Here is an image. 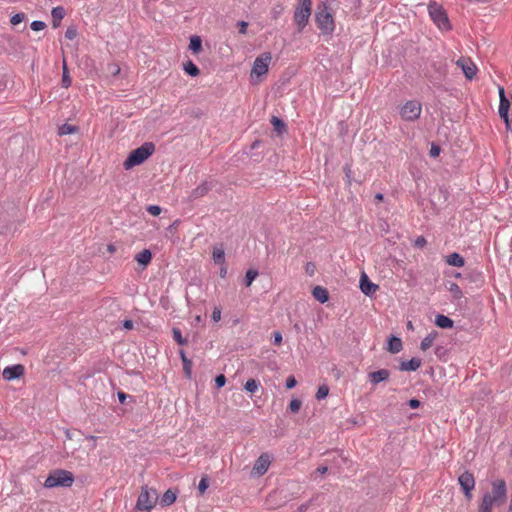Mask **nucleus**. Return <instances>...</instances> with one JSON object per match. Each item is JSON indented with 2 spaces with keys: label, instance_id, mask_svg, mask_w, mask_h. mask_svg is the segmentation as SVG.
I'll return each instance as SVG.
<instances>
[{
  "label": "nucleus",
  "instance_id": "obj_2",
  "mask_svg": "<svg viewBox=\"0 0 512 512\" xmlns=\"http://www.w3.org/2000/svg\"><path fill=\"white\" fill-rule=\"evenodd\" d=\"M155 151V145L152 142H146L140 147L133 150L123 163L126 170L142 164Z\"/></svg>",
  "mask_w": 512,
  "mask_h": 512
},
{
  "label": "nucleus",
  "instance_id": "obj_47",
  "mask_svg": "<svg viewBox=\"0 0 512 512\" xmlns=\"http://www.w3.org/2000/svg\"><path fill=\"white\" fill-rule=\"evenodd\" d=\"M221 319V309L219 307H215L212 312V320L214 322H218Z\"/></svg>",
  "mask_w": 512,
  "mask_h": 512
},
{
  "label": "nucleus",
  "instance_id": "obj_23",
  "mask_svg": "<svg viewBox=\"0 0 512 512\" xmlns=\"http://www.w3.org/2000/svg\"><path fill=\"white\" fill-rule=\"evenodd\" d=\"M177 499V493L176 491L172 489H168L161 498V505L162 506H170L172 505Z\"/></svg>",
  "mask_w": 512,
  "mask_h": 512
},
{
  "label": "nucleus",
  "instance_id": "obj_43",
  "mask_svg": "<svg viewBox=\"0 0 512 512\" xmlns=\"http://www.w3.org/2000/svg\"><path fill=\"white\" fill-rule=\"evenodd\" d=\"M65 37L69 40H74L77 37V29L75 27H68L65 32Z\"/></svg>",
  "mask_w": 512,
  "mask_h": 512
},
{
  "label": "nucleus",
  "instance_id": "obj_38",
  "mask_svg": "<svg viewBox=\"0 0 512 512\" xmlns=\"http://www.w3.org/2000/svg\"><path fill=\"white\" fill-rule=\"evenodd\" d=\"M302 402L298 399H293L290 401L289 409L293 413H297L301 408Z\"/></svg>",
  "mask_w": 512,
  "mask_h": 512
},
{
  "label": "nucleus",
  "instance_id": "obj_15",
  "mask_svg": "<svg viewBox=\"0 0 512 512\" xmlns=\"http://www.w3.org/2000/svg\"><path fill=\"white\" fill-rule=\"evenodd\" d=\"M379 286L371 282L368 278V276L362 272L361 278H360V289L361 291L368 296L373 295L377 290Z\"/></svg>",
  "mask_w": 512,
  "mask_h": 512
},
{
  "label": "nucleus",
  "instance_id": "obj_57",
  "mask_svg": "<svg viewBox=\"0 0 512 512\" xmlns=\"http://www.w3.org/2000/svg\"><path fill=\"white\" fill-rule=\"evenodd\" d=\"M86 439H87L88 441H90V444H92V448H95V447H96V439H97V438H96L95 436L90 435V436H88Z\"/></svg>",
  "mask_w": 512,
  "mask_h": 512
},
{
  "label": "nucleus",
  "instance_id": "obj_33",
  "mask_svg": "<svg viewBox=\"0 0 512 512\" xmlns=\"http://www.w3.org/2000/svg\"><path fill=\"white\" fill-rule=\"evenodd\" d=\"M271 123L274 127V129L278 132V133H281L284 129H285V124L284 122L279 119L278 117L276 116H273L272 119H271Z\"/></svg>",
  "mask_w": 512,
  "mask_h": 512
},
{
  "label": "nucleus",
  "instance_id": "obj_45",
  "mask_svg": "<svg viewBox=\"0 0 512 512\" xmlns=\"http://www.w3.org/2000/svg\"><path fill=\"white\" fill-rule=\"evenodd\" d=\"M225 383H226V377L223 374H220L215 378V384L218 388L223 387L225 385Z\"/></svg>",
  "mask_w": 512,
  "mask_h": 512
},
{
  "label": "nucleus",
  "instance_id": "obj_4",
  "mask_svg": "<svg viewBox=\"0 0 512 512\" xmlns=\"http://www.w3.org/2000/svg\"><path fill=\"white\" fill-rule=\"evenodd\" d=\"M312 13L311 0H297L294 9L293 20L297 26L298 32H301L309 22Z\"/></svg>",
  "mask_w": 512,
  "mask_h": 512
},
{
  "label": "nucleus",
  "instance_id": "obj_22",
  "mask_svg": "<svg viewBox=\"0 0 512 512\" xmlns=\"http://www.w3.org/2000/svg\"><path fill=\"white\" fill-rule=\"evenodd\" d=\"M446 263L450 266L463 267L465 264L464 258L459 253H451L445 259Z\"/></svg>",
  "mask_w": 512,
  "mask_h": 512
},
{
  "label": "nucleus",
  "instance_id": "obj_46",
  "mask_svg": "<svg viewBox=\"0 0 512 512\" xmlns=\"http://www.w3.org/2000/svg\"><path fill=\"white\" fill-rule=\"evenodd\" d=\"M208 488V481L206 478H202L198 485V490L201 494H203Z\"/></svg>",
  "mask_w": 512,
  "mask_h": 512
},
{
  "label": "nucleus",
  "instance_id": "obj_53",
  "mask_svg": "<svg viewBox=\"0 0 512 512\" xmlns=\"http://www.w3.org/2000/svg\"><path fill=\"white\" fill-rule=\"evenodd\" d=\"M439 153H440V148L438 146L432 145L431 150H430V155L432 157H436L439 155Z\"/></svg>",
  "mask_w": 512,
  "mask_h": 512
},
{
  "label": "nucleus",
  "instance_id": "obj_27",
  "mask_svg": "<svg viewBox=\"0 0 512 512\" xmlns=\"http://www.w3.org/2000/svg\"><path fill=\"white\" fill-rule=\"evenodd\" d=\"M447 289L451 293V296L454 300H459L462 298L463 293L458 284L454 282H449L447 285Z\"/></svg>",
  "mask_w": 512,
  "mask_h": 512
},
{
  "label": "nucleus",
  "instance_id": "obj_56",
  "mask_svg": "<svg viewBox=\"0 0 512 512\" xmlns=\"http://www.w3.org/2000/svg\"><path fill=\"white\" fill-rule=\"evenodd\" d=\"M116 246L114 244L107 245V251L109 254H114L116 252Z\"/></svg>",
  "mask_w": 512,
  "mask_h": 512
},
{
  "label": "nucleus",
  "instance_id": "obj_51",
  "mask_svg": "<svg viewBox=\"0 0 512 512\" xmlns=\"http://www.w3.org/2000/svg\"><path fill=\"white\" fill-rule=\"evenodd\" d=\"M426 245V239L423 236L417 237L415 240V246L419 248H423Z\"/></svg>",
  "mask_w": 512,
  "mask_h": 512
},
{
  "label": "nucleus",
  "instance_id": "obj_40",
  "mask_svg": "<svg viewBox=\"0 0 512 512\" xmlns=\"http://www.w3.org/2000/svg\"><path fill=\"white\" fill-rule=\"evenodd\" d=\"M30 27L33 31H42L46 28V24L43 21H33Z\"/></svg>",
  "mask_w": 512,
  "mask_h": 512
},
{
  "label": "nucleus",
  "instance_id": "obj_13",
  "mask_svg": "<svg viewBox=\"0 0 512 512\" xmlns=\"http://www.w3.org/2000/svg\"><path fill=\"white\" fill-rule=\"evenodd\" d=\"M468 80H472L477 72V67L470 58H460L456 62Z\"/></svg>",
  "mask_w": 512,
  "mask_h": 512
},
{
  "label": "nucleus",
  "instance_id": "obj_55",
  "mask_svg": "<svg viewBox=\"0 0 512 512\" xmlns=\"http://www.w3.org/2000/svg\"><path fill=\"white\" fill-rule=\"evenodd\" d=\"M126 398H127V395L124 392H122V391L118 392V399L121 403H124Z\"/></svg>",
  "mask_w": 512,
  "mask_h": 512
},
{
  "label": "nucleus",
  "instance_id": "obj_17",
  "mask_svg": "<svg viewBox=\"0 0 512 512\" xmlns=\"http://www.w3.org/2000/svg\"><path fill=\"white\" fill-rule=\"evenodd\" d=\"M421 364H422L421 359L412 358L408 361H402L400 363L399 369L401 371H416L418 368H420Z\"/></svg>",
  "mask_w": 512,
  "mask_h": 512
},
{
  "label": "nucleus",
  "instance_id": "obj_20",
  "mask_svg": "<svg viewBox=\"0 0 512 512\" xmlns=\"http://www.w3.org/2000/svg\"><path fill=\"white\" fill-rule=\"evenodd\" d=\"M135 260L138 264L146 267L152 260V253L149 249H144L136 254Z\"/></svg>",
  "mask_w": 512,
  "mask_h": 512
},
{
  "label": "nucleus",
  "instance_id": "obj_63",
  "mask_svg": "<svg viewBox=\"0 0 512 512\" xmlns=\"http://www.w3.org/2000/svg\"><path fill=\"white\" fill-rule=\"evenodd\" d=\"M273 13H274V18H277L279 13H280V11H273Z\"/></svg>",
  "mask_w": 512,
  "mask_h": 512
},
{
  "label": "nucleus",
  "instance_id": "obj_29",
  "mask_svg": "<svg viewBox=\"0 0 512 512\" xmlns=\"http://www.w3.org/2000/svg\"><path fill=\"white\" fill-rule=\"evenodd\" d=\"M189 49L197 54L202 49V40L199 36H192L189 43Z\"/></svg>",
  "mask_w": 512,
  "mask_h": 512
},
{
  "label": "nucleus",
  "instance_id": "obj_62",
  "mask_svg": "<svg viewBox=\"0 0 512 512\" xmlns=\"http://www.w3.org/2000/svg\"><path fill=\"white\" fill-rule=\"evenodd\" d=\"M407 328H408L409 330H413V325H412V322H411V321H409V322L407 323Z\"/></svg>",
  "mask_w": 512,
  "mask_h": 512
},
{
  "label": "nucleus",
  "instance_id": "obj_1",
  "mask_svg": "<svg viewBox=\"0 0 512 512\" xmlns=\"http://www.w3.org/2000/svg\"><path fill=\"white\" fill-rule=\"evenodd\" d=\"M507 488L503 479L492 482V492L485 493L478 507V512H492L493 506H500L506 501Z\"/></svg>",
  "mask_w": 512,
  "mask_h": 512
},
{
  "label": "nucleus",
  "instance_id": "obj_14",
  "mask_svg": "<svg viewBox=\"0 0 512 512\" xmlns=\"http://www.w3.org/2000/svg\"><path fill=\"white\" fill-rule=\"evenodd\" d=\"M25 373V367L22 364H16L7 366L2 372V376L5 380L11 381L14 379L21 378Z\"/></svg>",
  "mask_w": 512,
  "mask_h": 512
},
{
  "label": "nucleus",
  "instance_id": "obj_5",
  "mask_svg": "<svg viewBox=\"0 0 512 512\" xmlns=\"http://www.w3.org/2000/svg\"><path fill=\"white\" fill-rule=\"evenodd\" d=\"M74 482V476L70 471L58 469L49 474L44 482L46 488L70 487Z\"/></svg>",
  "mask_w": 512,
  "mask_h": 512
},
{
  "label": "nucleus",
  "instance_id": "obj_52",
  "mask_svg": "<svg viewBox=\"0 0 512 512\" xmlns=\"http://www.w3.org/2000/svg\"><path fill=\"white\" fill-rule=\"evenodd\" d=\"M408 404H409L410 408L417 409L420 406V401L417 399H411V400H409Z\"/></svg>",
  "mask_w": 512,
  "mask_h": 512
},
{
  "label": "nucleus",
  "instance_id": "obj_24",
  "mask_svg": "<svg viewBox=\"0 0 512 512\" xmlns=\"http://www.w3.org/2000/svg\"><path fill=\"white\" fill-rule=\"evenodd\" d=\"M438 337V332L437 331H432L430 332L422 341H421V344H420V348L422 351H426L428 350L434 343V341L436 340V338Z\"/></svg>",
  "mask_w": 512,
  "mask_h": 512
},
{
  "label": "nucleus",
  "instance_id": "obj_9",
  "mask_svg": "<svg viewBox=\"0 0 512 512\" xmlns=\"http://www.w3.org/2000/svg\"><path fill=\"white\" fill-rule=\"evenodd\" d=\"M315 21L323 34H330L334 30L333 17L326 6L316 13Z\"/></svg>",
  "mask_w": 512,
  "mask_h": 512
},
{
  "label": "nucleus",
  "instance_id": "obj_54",
  "mask_svg": "<svg viewBox=\"0 0 512 512\" xmlns=\"http://www.w3.org/2000/svg\"><path fill=\"white\" fill-rule=\"evenodd\" d=\"M133 325H134V324H133V321H132V320H125V321L123 322V327H124L125 329H128V330L132 329V328H133Z\"/></svg>",
  "mask_w": 512,
  "mask_h": 512
},
{
  "label": "nucleus",
  "instance_id": "obj_34",
  "mask_svg": "<svg viewBox=\"0 0 512 512\" xmlns=\"http://www.w3.org/2000/svg\"><path fill=\"white\" fill-rule=\"evenodd\" d=\"M245 390L250 393H255L258 390L259 383L255 379H249L245 383Z\"/></svg>",
  "mask_w": 512,
  "mask_h": 512
},
{
  "label": "nucleus",
  "instance_id": "obj_32",
  "mask_svg": "<svg viewBox=\"0 0 512 512\" xmlns=\"http://www.w3.org/2000/svg\"><path fill=\"white\" fill-rule=\"evenodd\" d=\"M180 356L183 362V368L185 371V374L190 377L191 375V361L186 357L183 350L180 351Z\"/></svg>",
  "mask_w": 512,
  "mask_h": 512
},
{
  "label": "nucleus",
  "instance_id": "obj_42",
  "mask_svg": "<svg viewBox=\"0 0 512 512\" xmlns=\"http://www.w3.org/2000/svg\"><path fill=\"white\" fill-rule=\"evenodd\" d=\"M161 211H162V209H161V207H160V206H158V205H149V206L147 207V212H148L149 214H151L152 216H158V215H160Z\"/></svg>",
  "mask_w": 512,
  "mask_h": 512
},
{
  "label": "nucleus",
  "instance_id": "obj_39",
  "mask_svg": "<svg viewBox=\"0 0 512 512\" xmlns=\"http://www.w3.org/2000/svg\"><path fill=\"white\" fill-rule=\"evenodd\" d=\"M173 338L180 345L186 344V340L182 337L181 331L179 329H173Z\"/></svg>",
  "mask_w": 512,
  "mask_h": 512
},
{
  "label": "nucleus",
  "instance_id": "obj_18",
  "mask_svg": "<svg viewBox=\"0 0 512 512\" xmlns=\"http://www.w3.org/2000/svg\"><path fill=\"white\" fill-rule=\"evenodd\" d=\"M312 295L320 303H326L329 300L328 290L320 285L313 288Z\"/></svg>",
  "mask_w": 512,
  "mask_h": 512
},
{
  "label": "nucleus",
  "instance_id": "obj_59",
  "mask_svg": "<svg viewBox=\"0 0 512 512\" xmlns=\"http://www.w3.org/2000/svg\"><path fill=\"white\" fill-rule=\"evenodd\" d=\"M328 468L326 466H321L317 468V472L320 474H325L327 472Z\"/></svg>",
  "mask_w": 512,
  "mask_h": 512
},
{
  "label": "nucleus",
  "instance_id": "obj_36",
  "mask_svg": "<svg viewBox=\"0 0 512 512\" xmlns=\"http://www.w3.org/2000/svg\"><path fill=\"white\" fill-rule=\"evenodd\" d=\"M62 85L65 88H68L71 85V78L68 74L67 65L65 62L63 63Z\"/></svg>",
  "mask_w": 512,
  "mask_h": 512
},
{
  "label": "nucleus",
  "instance_id": "obj_12",
  "mask_svg": "<svg viewBox=\"0 0 512 512\" xmlns=\"http://www.w3.org/2000/svg\"><path fill=\"white\" fill-rule=\"evenodd\" d=\"M498 92H499V98H500L499 116L505 121L506 126L509 127L510 120H509L508 112H509V108H510V101L506 97L505 90L503 87H499Z\"/></svg>",
  "mask_w": 512,
  "mask_h": 512
},
{
  "label": "nucleus",
  "instance_id": "obj_11",
  "mask_svg": "<svg viewBox=\"0 0 512 512\" xmlns=\"http://www.w3.org/2000/svg\"><path fill=\"white\" fill-rule=\"evenodd\" d=\"M458 482H459V485L461 486L467 500H471L472 499V491L475 488V478H474L473 474L469 471L463 472L458 477Z\"/></svg>",
  "mask_w": 512,
  "mask_h": 512
},
{
  "label": "nucleus",
  "instance_id": "obj_30",
  "mask_svg": "<svg viewBox=\"0 0 512 512\" xmlns=\"http://www.w3.org/2000/svg\"><path fill=\"white\" fill-rule=\"evenodd\" d=\"M78 132V127L77 126H74V125H70V124H63L59 127L58 129V135L59 136H64V135H68V134H74V133H77Z\"/></svg>",
  "mask_w": 512,
  "mask_h": 512
},
{
  "label": "nucleus",
  "instance_id": "obj_28",
  "mask_svg": "<svg viewBox=\"0 0 512 512\" xmlns=\"http://www.w3.org/2000/svg\"><path fill=\"white\" fill-rule=\"evenodd\" d=\"M183 69L188 75L193 77L200 74L199 68L190 60L183 64Z\"/></svg>",
  "mask_w": 512,
  "mask_h": 512
},
{
  "label": "nucleus",
  "instance_id": "obj_8",
  "mask_svg": "<svg viewBox=\"0 0 512 512\" xmlns=\"http://www.w3.org/2000/svg\"><path fill=\"white\" fill-rule=\"evenodd\" d=\"M271 60L272 54L270 52H264L257 56L251 69V79H254V77L260 78L265 76L268 73Z\"/></svg>",
  "mask_w": 512,
  "mask_h": 512
},
{
  "label": "nucleus",
  "instance_id": "obj_64",
  "mask_svg": "<svg viewBox=\"0 0 512 512\" xmlns=\"http://www.w3.org/2000/svg\"><path fill=\"white\" fill-rule=\"evenodd\" d=\"M120 72V68L116 66V71H114V74H118Z\"/></svg>",
  "mask_w": 512,
  "mask_h": 512
},
{
  "label": "nucleus",
  "instance_id": "obj_6",
  "mask_svg": "<svg viewBox=\"0 0 512 512\" xmlns=\"http://www.w3.org/2000/svg\"><path fill=\"white\" fill-rule=\"evenodd\" d=\"M428 11L431 19L441 30H450L451 25L444 8L436 2H431L428 5Z\"/></svg>",
  "mask_w": 512,
  "mask_h": 512
},
{
  "label": "nucleus",
  "instance_id": "obj_26",
  "mask_svg": "<svg viewBox=\"0 0 512 512\" xmlns=\"http://www.w3.org/2000/svg\"><path fill=\"white\" fill-rule=\"evenodd\" d=\"M435 324L443 329H450L453 327V320L445 315H437L435 318Z\"/></svg>",
  "mask_w": 512,
  "mask_h": 512
},
{
  "label": "nucleus",
  "instance_id": "obj_44",
  "mask_svg": "<svg viewBox=\"0 0 512 512\" xmlns=\"http://www.w3.org/2000/svg\"><path fill=\"white\" fill-rule=\"evenodd\" d=\"M304 269H305V272H306L307 275L313 276L314 273H315L316 267H315L314 263L308 262L305 265Z\"/></svg>",
  "mask_w": 512,
  "mask_h": 512
},
{
  "label": "nucleus",
  "instance_id": "obj_48",
  "mask_svg": "<svg viewBox=\"0 0 512 512\" xmlns=\"http://www.w3.org/2000/svg\"><path fill=\"white\" fill-rule=\"evenodd\" d=\"M297 381L294 376H289L286 380V387L287 389H292L296 386Z\"/></svg>",
  "mask_w": 512,
  "mask_h": 512
},
{
  "label": "nucleus",
  "instance_id": "obj_50",
  "mask_svg": "<svg viewBox=\"0 0 512 512\" xmlns=\"http://www.w3.org/2000/svg\"><path fill=\"white\" fill-rule=\"evenodd\" d=\"M238 27H239V33L240 34H246L247 33V27H248V23L245 22V21H240L238 22Z\"/></svg>",
  "mask_w": 512,
  "mask_h": 512
},
{
  "label": "nucleus",
  "instance_id": "obj_37",
  "mask_svg": "<svg viewBox=\"0 0 512 512\" xmlns=\"http://www.w3.org/2000/svg\"><path fill=\"white\" fill-rule=\"evenodd\" d=\"M258 276V272L256 270L249 269L246 272L245 280H246V286L249 287L255 278Z\"/></svg>",
  "mask_w": 512,
  "mask_h": 512
},
{
  "label": "nucleus",
  "instance_id": "obj_21",
  "mask_svg": "<svg viewBox=\"0 0 512 512\" xmlns=\"http://www.w3.org/2000/svg\"><path fill=\"white\" fill-rule=\"evenodd\" d=\"M51 15H52L53 27L56 28V27H58L60 25L62 19L64 18L65 10H64L63 7L57 6V7L52 9Z\"/></svg>",
  "mask_w": 512,
  "mask_h": 512
},
{
  "label": "nucleus",
  "instance_id": "obj_49",
  "mask_svg": "<svg viewBox=\"0 0 512 512\" xmlns=\"http://www.w3.org/2000/svg\"><path fill=\"white\" fill-rule=\"evenodd\" d=\"M273 338H274L273 343L275 345H277V346L281 345L283 338H282V334L279 331H276L273 333Z\"/></svg>",
  "mask_w": 512,
  "mask_h": 512
},
{
  "label": "nucleus",
  "instance_id": "obj_61",
  "mask_svg": "<svg viewBox=\"0 0 512 512\" xmlns=\"http://www.w3.org/2000/svg\"><path fill=\"white\" fill-rule=\"evenodd\" d=\"M226 273H227V269H226V267L221 268L220 276H221V277H225Z\"/></svg>",
  "mask_w": 512,
  "mask_h": 512
},
{
  "label": "nucleus",
  "instance_id": "obj_35",
  "mask_svg": "<svg viewBox=\"0 0 512 512\" xmlns=\"http://www.w3.org/2000/svg\"><path fill=\"white\" fill-rule=\"evenodd\" d=\"M328 394H329V387L326 384H322L318 388V391L316 393V399L317 400L324 399Z\"/></svg>",
  "mask_w": 512,
  "mask_h": 512
},
{
  "label": "nucleus",
  "instance_id": "obj_7",
  "mask_svg": "<svg viewBox=\"0 0 512 512\" xmlns=\"http://www.w3.org/2000/svg\"><path fill=\"white\" fill-rule=\"evenodd\" d=\"M421 113L422 104L417 100H408L399 109L401 119L407 122L416 121Z\"/></svg>",
  "mask_w": 512,
  "mask_h": 512
},
{
  "label": "nucleus",
  "instance_id": "obj_41",
  "mask_svg": "<svg viewBox=\"0 0 512 512\" xmlns=\"http://www.w3.org/2000/svg\"><path fill=\"white\" fill-rule=\"evenodd\" d=\"M24 19H25V14H24V13H17V14H15V15H13V16L11 17L10 22H11V24H12V25H18V24H20Z\"/></svg>",
  "mask_w": 512,
  "mask_h": 512
},
{
  "label": "nucleus",
  "instance_id": "obj_58",
  "mask_svg": "<svg viewBox=\"0 0 512 512\" xmlns=\"http://www.w3.org/2000/svg\"><path fill=\"white\" fill-rule=\"evenodd\" d=\"M374 199H375V201H376V202H381V201H383L384 196H383V194H381V193H377V194L375 195Z\"/></svg>",
  "mask_w": 512,
  "mask_h": 512
},
{
  "label": "nucleus",
  "instance_id": "obj_31",
  "mask_svg": "<svg viewBox=\"0 0 512 512\" xmlns=\"http://www.w3.org/2000/svg\"><path fill=\"white\" fill-rule=\"evenodd\" d=\"M212 257L215 263L223 264L225 261V252L222 247H214Z\"/></svg>",
  "mask_w": 512,
  "mask_h": 512
},
{
  "label": "nucleus",
  "instance_id": "obj_60",
  "mask_svg": "<svg viewBox=\"0 0 512 512\" xmlns=\"http://www.w3.org/2000/svg\"><path fill=\"white\" fill-rule=\"evenodd\" d=\"M307 508H308L307 504H302L301 506H299L298 512H305L307 510Z\"/></svg>",
  "mask_w": 512,
  "mask_h": 512
},
{
  "label": "nucleus",
  "instance_id": "obj_3",
  "mask_svg": "<svg viewBox=\"0 0 512 512\" xmlns=\"http://www.w3.org/2000/svg\"><path fill=\"white\" fill-rule=\"evenodd\" d=\"M158 499L159 496L156 489L143 486L136 501L135 509L143 512H151L156 506Z\"/></svg>",
  "mask_w": 512,
  "mask_h": 512
},
{
  "label": "nucleus",
  "instance_id": "obj_19",
  "mask_svg": "<svg viewBox=\"0 0 512 512\" xmlns=\"http://www.w3.org/2000/svg\"><path fill=\"white\" fill-rule=\"evenodd\" d=\"M390 372L387 369H381L378 371H374L369 374L370 382L373 384H378L382 381H385L389 378Z\"/></svg>",
  "mask_w": 512,
  "mask_h": 512
},
{
  "label": "nucleus",
  "instance_id": "obj_25",
  "mask_svg": "<svg viewBox=\"0 0 512 512\" xmlns=\"http://www.w3.org/2000/svg\"><path fill=\"white\" fill-rule=\"evenodd\" d=\"M403 348V344H402V341L400 338L398 337H395V336H392L389 338V342H388V350L395 354V353H398L402 350Z\"/></svg>",
  "mask_w": 512,
  "mask_h": 512
},
{
  "label": "nucleus",
  "instance_id": "obj_10",
  "mask_svg": "<svg viewBox=\"0 0 512 512\" xmlns=\"http://www.w3.org/2000/svg\"><path fill=\"white\" fill-rule=\"evenodd\" d=\"M272 462V456L268 453H262L254 462L251 470V476L261 477L269 469Z\"/></svg>",
  "mask_w": 512,
  "mask_h": 512
},
{
  "label": "nucleus",
  "instance_id": "obj_16",
  "mask_svg": "<svg viewBox=\"0 0 512 512\" xmlns=\"http://www.w3.org/2000/svg\"><path fill=\"white\" fill-rule=\"evenodd\" d=\"M211 189V185L208 182H202L195 189L192 190L190 198L195 200L204 197L208 194Z\"/></svg>",
  "mask_w": 512,
  "mask_h": 512
}]
</instances>
